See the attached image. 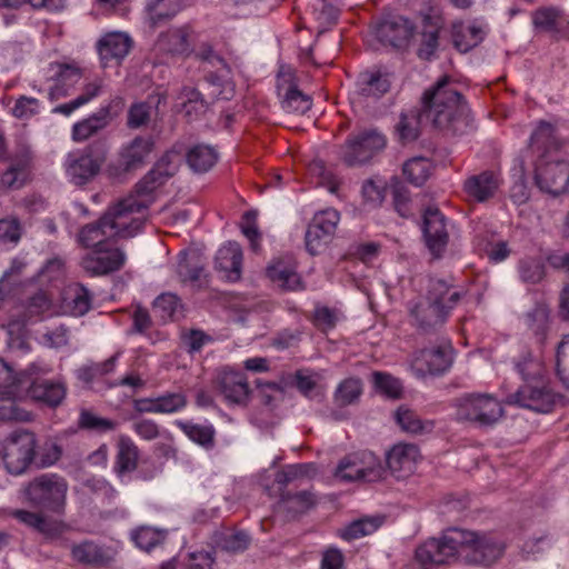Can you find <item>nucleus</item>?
<instances>
[{
  "instance_id": "f257e3e1",
  "label": "nucleus",
  "mask_w": 569,
  "mask_h": 569,
  "mask_svg": "<svg viewBox=\"0 0 569 569\" xmlns=\"http://www.w3.org/2000/svg\"><path fill=\"white\" fill-rule=\"evenodd\" d=\"M506 546L492 535L479 536L475 531L459 528L447 529L440 538H431L416 550V559L425 568L428 565H443L465 553L470 563L490 566L498 560Z\"/></svg>"
},
{
  "instance_id": "f03ea898",
  "label": "nucleus",
  "mask_w": 569,
  "mask_h": 569,
  "mask_svg": "<svg viewBox=\"0 0 569 569\" xmlns=\"http://www.w3.org/2000/svg\"><path fill=\"white\" fill-rule=\"evenodd\" d=\"M421 106L426 121L445 134H462L471 126L469 106L463 96L452 87L449 76L441 77L423 92Z\"/></svg>"
},
{
  "instance_id": "7ed1b4c3",
  "label": "nucleus",
  "mask_w": 569,
  "mask_h": 569,
  "mask_svg": "<svg viewBox=\"0 0 569 569\" xmlns=\"http://www.w3.org/2000/svg\"><path fill=\"white\" fill-rule=\"evenodd\" d=\"M453 287H428L407 302L409 323L420 335H435L443 327L461 299Z\"/></svg>"
},
{
  "instance_id": "20e7f679",
  "label": "nucleus",
  "mask_w": 569,
  "mask_h": 569,
  "mask_svg": "<svg viewBox=\"0 0 569 569\" xmlns=\"http://www.w3.org/2000/svg\"><path fill=\"white\" fill-rule=\"evenodd\" d=\"M515 368L523 383L509 396L510 403L539 413L551 412L561 400V396L551 387L542 363L527 353L516 362Z\"/></svg>"
},
{
  "instance_id": "39448f33",
  "label": "nucleus",
  "mask_w": 569,
  "mask_h": 569,
  "mask_svg": "<svg viewBox=\"0 0 569 569\" xmlns=\"http://www.w3.org/2000/svg\"><path fill=\"white\" fill-rule=\"evenodd\" d=\"M67 492V480L57 473L36 477L24 490L30 505L57 515L64 512Z\"/></svg>"
},
{
  "instance_id": "423d86ee",
  "label": "nucleus",
  "mask_w": 569,
  "mask_h": 569,
  "mask_svg": "<svg viewBox=\"0 0 569 569\" xmlns=\"http://www.w3.org/2000/svg\"><path fill=\"white\" fill-rule=\"evenodd\" d=\"M149 207V201L137 199L129 194L108 207L104 211V219L108 221L110 231L116 239H128L134 237L144 223L143 214L136 217V213H142Z\"/></svg>"
},
{
  "instance_id": "0eeeda50",
  "label": "nucleus",
  "mask_w": 569,
  "mask_h": 569,
  "mask_svg": "<svg viewBox=\"0 0 569 569\" xmlns=\"http://www.w3.org/2000/svg\"><path fill=\"white\" fill-rule=\"evenodd\" d=\"M385 473L381 460L373 452L362 450L343 457L335 475L343 481L375 482L382 479Z\"/></svg>"
},
{
  "instance_id": "6e6552de",
  "label": "nucleus",
  "mask_w": 569,
  "mask_h": 569,
  "mask_svg": "<svg viewBox=\"0 0 569 569\" xmlns=\"http://www.w3.org/2000/svg\"><path fill=\"white\" fill-rule=\"evenodd\" d=\"M104 143H93L82 151L71 152L66 160V172L76 186L89 183L100 171L107 159Z\"/></svg>"
},
{
  "instance_id": "1a4fd4ad",
  "label": "nucleus",
  "mask_w": 569,
  "mask_h": 569,
  "mask_svg": "<svg viewBox=\"0 0 569 569\" xmlns=\"http://www.w3.org/2000/svg\"><path fill=\"white\" fill-rule=\"evenodd\" d=\"M503 409L499 400L487 393H469L459 399L457 416L479 426H492L502 416Z\"/></svg>"
},
{
  "instance_id": "9d476101",
  "label": "nucleus",
  "mask_w": 569,
  "mask_h": 569,
  "mask_svg": "<svg viewBox=\"0 0 569 569\" xmlns=\"http://www.w3.org/2000/svg\"><path fill=\"white\" fill-rule=\"evenodd\" d=\"M152 148L153 141L150 138L136 137L121 148L118 159L107 166L106 174L117 181L124 180L128 174L144 166Z\"/></svg>"
},
{
  "instance_id": "9b49d317",
  "label": "nucleus",
  "mask_w": 569,
  "mask_h": 569,
  "mask_svg": "<svg viewBox=\"0 0 569 569\" xmlns=\"http://www.w3.org/2000/svg\"><path fill=\"white\" fill-rule=\"evenodd\" d=\"M386 137L377 130L350 136L340 148V157L348 167L362 166L386 147Z\"/></svg>"
},
{
  "instance_id": "f8f14e48",
  "label": "nucleus",
  "mask_w": 569,
  "mask_h": 569,
  "mask_svg": "<svg viewBox=\"0 0 569 569\" xmlns=\"http://www.w3.org/2000/svg\"><path fill=\"white\" fill-rule=\"evenodd\" d=\"M36 438L27 430H16L3 443V462L11 475H21L33 462Z\"/></svg>"
},
{
  "instance_id": "ddd939ff",
  "label": "nucleus",
  "mask_w": 569,
  "mask_h": 569,
  "mask_svg": "<svg viewBox=\"0 0 569 569\" xmlns=\"http://www.w3.org/2000/svg\"><path fill=\"white\" fill-rule=\"evenodd\" d=\"M535 172L536 184L543 192L558 196L569 187V162L558 156L546 159V154H541Z\"/></svg>"
},
{
  "instance_id": "4468645a",
  "label": "nucleus",
  "mask_w": 569,
  "mask_h": 569,
  "mask_svg": "<svg viewBox=\"0 0 569 569\" xmlns=\"http://www.w3.org/2000/svg\"><path fill=\"white\" fill-rule=\"evenodd\" d=\"M340 214L335 209L317 212L306 231V248L312 254L321 253L332 241Z\"/></svg>"
},
{
  "instance_id": "2eb2a0df",
  "label": "nucleus",
  "mask_w": 569,
  "mask_h": 569,
  "mask_svg": "<svg viewBox=\"0 0 569 569\" xmlns=\"http://www.w3.org/2000/svg\"><path fill=\"white\" fill-rule=\"evenodd\" d=\"M453 348L449 341L439 346L417 351L411 361V369L418 378L427 375L439 376L445 373L452 365Z\"/></svg>"
},
{
  "instance_id": "dca6fc26",
  "label": "nucleus",
  "mask_w": 569,
  "mask_h": 569,
  "mask_svg": "<svg viewBox=\"0 0 569 569\" xmlns=\"http://www.w3.org/2000/svg\"><path fill=\"white\" fill-rule=\"evenodd\" d=\"M126 253L119 248L92 249L81 259V268L91 277L106 276L120 270L126 262Z\"/></svg>"
},
{
  "instance_id": "f3484780",
  "label": "nucleus",
  "mask_w": 569,
  "mask_h": 569,
  "mask_svg": "<svg viewBox=\"0 0 569 569\" xmlns=\"http://www.w3.org/2000/svg\"><path fill=\"white\" fill-rule=\"evenodd\" d=\"M277 88L282 98L281 107L286 112L305 114L311 109V98L299 90L291 71H279Z\"/></svg>"
},
{
  "instance_id": "a211bd4d",
  "label": "nucleus",
  "mask_w": 569,
  "mask_h": 569,
  "mask_svg": "<svg viewBox=\"0 0 569 569\" xmlns=\"http://www.w3.org/2000/svg\"><path fill=\"white\" fill-rule=\"evenodd\" d=\"M415 24L402 16H388L376 28L378 40L393 48H403L413 36Z\"/></svg>"
},
{
  "instance_id": "6ab92c4d",
  "label": "nucleus",
  "mask_w": 569,
  "mask_h": 569,
  "mask_svg": "<svg viewBox=\"0 0 569 569\" xmlns=\"http://www.w3.org/2000/svg\"><path fill=\"white\" fill-rule=\"evenodd\" d=\"M242 261L241 246L236 241H228L218 249L213 267L222 281L239 282L242 274Z\"/></svg>"
},
{
  "instance_id": "aec40b11",
  "label": "nucleus",
  "mask_w": 569,
  "mask_h": 569,
  "mask_svg": "<svg viewBox=\"0 0 569 569\" xmlns=\"http://www.w3.org/2000/svg\"><path fill=\"white\" fill-rule=\"evenodd\" d=\"M423 237L428 249L439 256L448 243L445 216L438 208L429 207L423 213Z\"/></svg>"
},
{
  "instance_id": "412c9836",
  "label": "nucleus",
  "mask_w": 569,
  "mask_h": 569,
  "mask_svg": "<svg viewBox=\"0 0 569 569\" xmlns=\"http://www.w3.org/2000/svg\"><path fill=\"white\" fill-rule=\"evenodd\" d=\"M419 458L416 445L398 443L387 453L386 463L393 477L405 479L415 471Z\"/></svg>"
},
{
  "instance_id": "4be33fe9",
  "label": "nucleus",
  "mask_w": 569,
  "mask_h": 569,
  "mask_svg": "<svg viewBox=\"0 0 569 569\" xmlns=\"http://www.w3.org/2000/svg\"><path fill=\"white\" fill-rule=\"evenodd\" d=\"M113 101L101 107L88 118L76 122L72 126L71 137L76 142H83L106 129L112 121Z\"/></svg>"
},
{
  "instance_id": "5701e85b",
  "label": "nucleus",
  "mask_w": 569,
  "mask_h": 569,
  "mask_svg": "<svg viewBox=\"0 0 569 569\" xmlns=\"http://www.w3.org/2000/svg\"><path fill=\"white\" fill-rule=\"evenodd\" d=\"M218 389L229 405H244L250 389L242 373L224 370L218 377Z\"/></svg>"
},
{
  "instance_id": "b1692460",
  "label": "nucleus",
  "mask_w": 569,
  "mask_h": 569,
  "mask_svg": "<svg viewBox=\"0 0 569 569\" xmlns=\"http://www.w3.org/2000/svg\"><path fill=\"white\" fill-rule=\"evenodd\" d=\"M28 395L37 402L56 408L66 398L67 388L58 380L34 378L28 388Z\"/></svg>"
},
{
  "instance_id": "393cba45",
  "label": "nucleus",
  "mask_w": 569,
  "mask_h": 569,
  "mask_svg": "<svg viewBox=\"0 0 569 569\" xmlns=\"http://www.w3.org/2000/svg\"><path fill=\"white\" fill-rule=\"evenodd\" d=\"M176 273L181 282L210 281V274L206 270L200 254L194 251L183 250L178 254Z\"/></svg>"
},
{
  "instance_id": "a878e982",
  "label": "nucleus",
  "mask_w": 569,
  "mask_h": 569,
  "mask_svg": "<svg viewBox=\"0 0 569 569\" xmlns=\"http://www.w3.org/2000/svg\"><path fill=\"white\" fill-rule=\"evenodd\" d=\"M356 92L361 98L379 99L390 89L388 74L379 70L360 72L356 82Z\"/></svg>"
},
{
  "instance_id": "bb28decb",
  "label": "nucleus",
  "mask_w": 569,
  "mask_h": 569,
  "mask_svg": "<svg viewBox=\"0 0 569 569\" xmlns=\"http://www.w3.org/2000/svg\"><path fill=\"white\" fill-rule=\"evenodd\" d=\"M500 180L493 171H483L479 174L469 177L463 184L466 193L477 200L483 202L492 198L498 190Z\"/></svg>"
},
{
  "instance_id": "cd10ccee",
  "label": "nucleus",
  "mask_w": 569,
  "mask_h": 569,
  "mask_svg": "<svg viewBox=\"0 0 569 569\" xmlns=\"http://www.w3.org/2000/svg\"><path fill=\"white\" fill-rule=\"evenodd\" d=\"M9 166L0 174V187L9 190L22 188L29 178V156L27 153L14 154L7 158Z\"/></svg>"
},
{
  "instance_id": "c85d7f7f",
  "label": "nucleus",
  "mask_w": 569,
  "mask_h": 569,
  "mask_svg": "<svg viewBox=\"0 0 569 569\" xmlns=\"http://www.w3.org/2000/svg\"><path fill=\"white\" fill-rule=\"evenodd\" d=\"M16 313H18L16 318L23 325L36 323L53 313L52 302L44 292L39 291L29 299L26 306L19 298V308L16 309Z\"/></svg>"
},
{
  "instance_id": "c756f323",
  "label": "nucleus",
  "mask_w": 569,
  "mask_h": 569,
  "mask_svg": "<svg viewBox=\"0 0 569 569\" xmlns=\"http://www.w3.org/2000/svg\"><path fill=\"white\" fill-rule=\"evenodd\" d=\"M71 557L74 561L88 566H104L112 559L109 549L91 540L72 545Z\"/></svg>"
},
{
  "instance_id": "7c9ffc66",
  "label": "nucleus",
  "mask_w": 569,
  "mask_h": 569,
  "mask_svg": "<svg viewBox=\"0 0 569 569\" xmlns=\"http://www.w3.org/2000/svg\"><path fill=\"white\" fill-rule=\"evenodd\" d=\"M109 223L102 214L96 222L83 226L78 234L79 242L91 249L107 247L108 241H116V237L112 231L109 230Z\"/></svg>"
},
{
  "instance_id": "2f4dec72",
  "label": "nucleus",
  "mask_w": 569,
  "mask_h": 569,
  "mask_svg": "<svg viewBox=\"0 0 569 569\" xmlns=\"http://www.w3.org/2000/svg\"><path fill=\"white\" fill-rule=\"evenodd\" d=\"M131 48V39L121 32L106 34L98 43V51L101 60H120L124 58Z\"/></svg>"
},
{
  "instance_id": "473e14b6",
  "label": "nucleus",
  "mask_w": 569,
  "mask_h": 569,
  "mask_svg": "<svg viewBox=\"0 0 569 569\" xmlns=\"http://www.w3.org/2000/svg\"><path fill=\"white\" fill-rule=\"evenodd\" d=\"M530 148L537 153L538 159L543 153L546 159L556 156L558 143L555 137V128L550 122L540 121L530 137Z\"/></svg>"
},
{
  "instance_id": "72a5a7b5",
  "label": "nucleus",
  "mask_w": 569,
  "mask_h": 569,
  "mask_svg": "<svg viewBox=\"0 0 569 569\" xmlns=\"http://www.w3.org/2000/svg\"><path fill=\"white\" fill-rule=\"evenodd\" d=\"M267 277L272 282L282 284H300V277L297 273L296 260L290 256L273 259L266 269Z\"/></svg>"
},
{
  "instance_id": "f704fd0d",
  "label": "nucleus",
  "mask_w": 569,
  "mask_h": 569,
  "mask_svg": "<svg viewBox=\"0 0 569 569\" xmlns=\"http://www.w3.org/2000/svg\"><path fill=\"white\" fill-rule=\"evenodd\" d=\"M218 157L219 154L214 147L199 143L189 149L186 159L193 172L203 173L217 163Z\"/></svg>"
},
{
  "instance_id": "c9c22d12",
  "label": "nucleus",
  "mask_w": 569,
  "mask_h": 569,
  "mask_svg": "<svg viewBox=\"0 0 569 569\" xmlns=\"http://www.w3.org/2000/svg\"><path fill=\"white\" fill-rule=\"evenodd\" d=\"M152 309L154 316L164 323L168 321H177L184 317L183 305L180 298L170 292L158 296L152 303Z\"/></svg>"
},
{
  "instance_id": "e433bc0d",
  "label": "nucleus",
  "mask_w": 569,
  "mask_h": 569,
  "mask_svg": "<svg viewBox=\"0 0 569 569\" xmlns=\"http://www.w3.org/2000/svg\"><path fill=\"white\" fill-rule=\"evenodd\" d=\"M188 37L184 28L168 30L159 36L157 48L170 54H184L190 50Z\"/></svg>"
},
{
  "instance_id": "4c0bfd02",
  "label": "nucleus",
  "mask_w": 569,
  "mask_h": 569,
  "mask_svg": "<svg viewBox=\"0 0 569 569\" xmlns=\"http://www.w3.org/2000/svg\"><path fill=\"white\" fill-rule=\"evenodd\" d=\"M174 426L179 428L191 441L203 448H211L214 443L216 430L210 423L200 425L179 419L174 421Z\"/></svg>"
},
{
  "instance_id": "58836bf2",
  "label": "nucleus",
  "mask_w": 569,
  "mask_h": 569,
  "mask_svg": "<svg viewBox=\"0 0 569 569\" xmlns=\"http://www.w3.org/2000/svg\"><path fill=\"white\" fill-rule=\"evenodd\" d=\"M550 308L545 302H537L535 308L525 316V323L528 329L543 342L549 330Z\"/></svg>"
},
{
  "instance_id": "ea45409f",
  "label": "nucleus",
  "mask_w": 569,
  "mask_h": 569,
  "mask_svg": "<svg viewBox=\"0 0 569 569\" xmlns=\"http://www.w3.org/2000/svg\"><path fill=\"white\" fill-rule=\"evenodd\" d=\"M138 448L131 438L122 436L118 445V453L114 463V471L124 475L133 471L138 463Z\"/></svg>"
},
{
  "instance_id": "a19ab883",
  "label": "nucleus",
  "mask_w": 569,
  "mask_h": 569,
  "mask_svg": "<svg viewBox=\"0 0 569 569\" xmlns=\"http://www.w3.org/2000/svg\"><path fill=\"white\" fill-rule=\"evenodd\" d=\"M167 535V530L150 526H140L131 531L130 538L137 548L149 552L162 545Z\"/></svg>"
},
{
  "instance_id": "79ce46f5",
  "label": "nucleus",
  "mask_w": 569,
  "mask_h": 569,
  "mask_svg": "<svg viewBox=\"0 0 569 569\" xmlns=\"http://www.w3.org/2000/svg\"><path fill=\"white\" fill-rule=\"evenodd\" d=\"M184 4V0H149L147 9L150 13L151 26L172 19Z\"/></svg>"
},
{
  "instance_id": "37998d69",
  "label": "nucleus",
  "mask_w": 569,
  "mask_h": 569,
  "mask_svg": "<svg viewBox=\"0 0 569 569\" xmlns=\"http://www.w3.org/2000/svg\"><path fill=\"white\" fill-rule=\"evenodd\" d=\"M12 516L21 523H24L26 526L46 536L53 537L59 533V523L48 521L40 513L23 509H17L13 511Z\"/></svg>"
},
{
  "instance_id": "c03bdc74",
  "label": "nucleus",
  "mask_w": 569,
  "mask_h": 569,
  "mask_svg": "<svg viewBox=\"0 0 569 569\" xmlns=\"http://www.w3.org/2000/svg\"><path fill=\"white\" fill-rule=\"evenodd\" d=\"M423 121H426V116H422V107L418 111L401 114L397 126L400 139L403 142L415 141L419 137V128Z\"/></svg>"
},
{
  "instance_id": "a18cd8bd",
  "label": "nucleus",
  "mask_w": 569,
  "mask_h": 569,
  "mask_svg": "<svg viewBox=\"0 0 569 569\" xmlns=\"http://www.w3.org/2000/svg\"><path fill=\"white\" fill-rule=\"evenodd\" d=\"M452 39L457 50L468 52L482 41L483 31L477 26L461 27L460 29H455Z\"/></svg>"
},
{
  "instance_id": "49530a36",
  "label": "nucleus",
  "mask_w": 569,
  "mask_h": 569,
  "mask_svg": "<svg viewBox=\"0 0 569 569\" xmlns=\"http://www.w3.org/2000/svg\"><path fill=\"white\" fill-rule=\"evenodd\" d=\"M431 162L423 157H416L405 162L402 172L415 186H422L429 178Z\"/></svg>"
},
{
  "instance_id": "de8ad7c7",
  "label": "nucleus",
  "mask_w": 569,
  "mask_h": 569,
  "mask_svg": "<svg viewBox=\"0 0 569 569\" xmlns=\"http://www.w3.org/2000/svg\"><path fill=\"white\" fill-rule=\"evenodd\" d=\"M380 526L381 520L378 518H361L345 527L340 537L346 541H352L373 533Z\"/></svg>"
},
{
  "instance_id": "09e8293b",
  "label": "nucleus",
  "mask_w": 569,
  "mask_h": 569,
  "mask_svg": "<svg viewBox=\"0 0 569 569\" xmlns=\"http://www.w3.org/2000/svg\"><path fill=\"white\" fill-rule=\"evenodd\" d=\"M174 171L176 167L171 163V156L164 154L156 162L152 169L143 176L141 186L151 182L159 188L174 174Z\"/></svg>"
},
{
  "instance_id": "8fccbe9b",
  "label": "nucleus",
  "mask_w": 569,
  "mask_h": 569,
  "mask_svg": "<svg viewBox=\"0 0 569 569\" xmlns=\"http://www.w3.org/2000/svg\"><path fill=\"white\" fill-rule=\"evenodd\" d=\"M316 470L317 467L312 462L288 465L276 473L274 481L280 487H287L293 480L311 477Z\"/></svg>"
},
{
  "instance_id": "3c124183",
  "label": "nucleus",
  "mask_w": 569,
  "mask_h": 569,
  "mask_svg": "<svg viewBox=\"0 0 569 569\" xmlns=\"http://www.w3.org/2000/svg\"><path fill=\"white\" fill-rule=\"evenodd\" d=\"M182 96L184 98L182 110L190 120L198 118L207 111L208 102L197 89L186 87L182 90Z\"/></svg>"
},
{
  "instance_id": "603ef678",
  "label": "nucleus",
  "mask_w": 569,
  "mask_h": 569,
  "mask_svg": "<svg viewBox=\"0 0 569 569\" xmlns=\"http://www.w3.org/2000/svg\"><path fill=\"white\" fill-rule=\"evenodd\" d=\"M153 107L150 101L134 102L128 109L127 127L132 130L147 127L152 117Z\"/></svg>"
},
{
  "instance_id": "864d4df0",
  "label": "nucleus",
  "mask_w": 569,
  "mask_h": 569,
  "mask_svg": "<svg viewBox=\"0 0 569 569\" xmlns=\"http://www.w3.org/2000/svg\"><path fill=\"white\" fill-rule=\"evenodd\" d=\"M375 389L390 399H398L402 395V383L390 373L375 371L372 373Z\"/></svg>"
},
{
  "instance_id": "5fc2aeb1",
  "label": "nucleus",
  "mask_w": 569,
  "mask_h": 569,
  "mask_svg": "<svg viewBox=\"0 0 569 569\" xmlns=\"http://www.w3.org/2000/svg\"><path fill=\"white\" fill-rule=\"evenodd\" d=\"M117 426L116 420L99 417L89 410H82L79 416V427L84 430L107 433L114 430Z\"/></svg>"
},
{
  "instance_id": "6e6d98bb",
  "label": "nucleus",
  "mask_w": 569,
  "mask_h": 569,
  "mask_svg": "<svg viewBox=\"0 0 569 569\" xmlns=\"http://www.w3.org/2000/svg\"><path fill=\"white\" fill-rule=\"evenodd\" d=\"M362 393V382L359 378H347L339 383L335 399L340 406L353 403Z\"/></svg>"
},
{
  "instance_id": "4d7b16f0",
  "label": "nucleus",
  "mask_w": 569,
  "mask_h": 569,
  "mask_svg": "<svg viewBox=\"0 0 569 569\" xmlns=\"http://www.w3.org/2000/svg\"><path fill=\"white\" fill-rule=\"evenodd\" d=\"M21 287H0V322L4 318L16 319L19 308V289Z\"/></svg>"
},
{
  "instance_id": "13d9d810",
  "label": "nucleus",
  "mask_w": 569,
  "mask_h": 569,
  "mask_svg": "<svg viewBox=\"0 0 569 569\" xmlns=\"http://www.w3.org/2000/svg\"><path fill=\"white\" fill-rule=\"evenodd\" d=\"M159 415H173L187 408L188 400L182 392H166L157 397Z\"/></svg>"
},
{
  "instance_id": "bf43d9fd",
  "label": "nucleus",
  "mask_w": 569,
  "mask_h": 569,
  "mask_svg": "<svg viewBox=\"0 0 569 569\" xmlns=\"http://www.w3.org/2000/svg\"><path fill=\"white\" fill-rule=\"evenodd\" d=\"M86 487L107 505H113L119 496L118 490L104 478L91 477L86 481Z\"/></svg>"
},
{
  "instance_id": "052dcab7",
  "label": "nucleus",
  "mask_w": 569,
  "mask_h": 569,
  "mask_svg": "<svg viewBox=\"0 0 569 569\" xmlns=\"http://www.w3.org/2000/svg\"><path fill=\"white\" fill-rule=\"evenodd\" d=\"M556 372L562 385L569 389V333L557 346Z\"/></svg>"
},
{
  "instance_id": "680f3d73",
  "label": "nucleus",
  "mask_w": 569,
  "mask_h": 569,
  "mask_svg": "<svg viewBox=\"0 0 569 569\" xmlns=\"http://www.w3.org/2000/svg\"><path fill=\"white\" fill-rule=\"evenodd\" d=\"M338 319V311L327 306H316L312 317L310 318L313 326L321 332L332 330L337 326Z\"/></svg>"
},
{
  "instance_id": "e2e57ef3",
  "label": "nucleus",
  "mask_w": 569,
  "mask_h": 569,
  "mask_svg": "<svg viewBox=\"0 0 569 569\" xmlns=\"http://www.w3.org/2000/svg\"><path fill=\"white\" fill-rule=\"evenodd\" d=\"M397 425L406 432L420 433L425 425L418 415L407 407H399L395 413Z\"/></svg>"
},
{
  "instance_id": "0e129e2a",
  "label": "nucleus",
  "mask_w": 569,
  "mask_h": 569,
  "mask_svg": "<svg viewBox=\"0 0 569 569\" xmlns=\"http://www.w3.org/2000/svg\"><path fill=\"white\" fill-rule=\"evenodd\" d=\"M519 272L522 281L538 283L543 280L546 268L540 259L527 258L520 261Z\"/></svg>"
},
{
  "instance_id": "69168bd1",
  "label": "nucleus",
  "mask_w": 569,
  "mask_h": 569,
  "mask_svg": "<svg viewBox=\"0 0 569 569\" xmlns=\"http://www.w3.org/2000/svg\"><path fill=\"white\" fill-rule=\"evenodd\" d=\"M181 342L189 353H196L212 341V338L200 329H189L181 332Z\"/></svg>"
},
{
  "instance_id": "338daca9",
  "label": "nucleus",
  "mask_w": 569,
  "mask_h": 569,
  "mask_svg": "<svg viewBox=\"0 0 569 569\" xmlns=\"http://www.w3.org/2000/svg\"><path fill=\"white\" fill-rule=\"evenodd\" d=\"M438 30L435 27H428L421 33V44L418 49V56L421 59L429 60L438 48Z\"/></svg>"
},
{
  "instance_id": "774afa93",
  "label": "nucleus",
  "mask_w": 569,
  "mask_h": 569,
  "mask_svg": "<svg viewBox=\"0 0 569 569\" xmlns=\"http://www.w3.org/2000/svg\"><path fill=\"white\" fill-rule=\"evenodd\" d=\"M214 556L212 551H192L188 553V569H214Z\"/></svg>"
}]
</instances>
